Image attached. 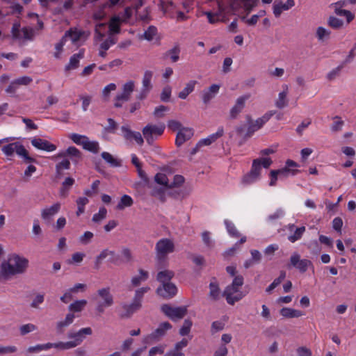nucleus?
Wrapping results in <instances>:
<instances>
[{
    "label": "nucleus",
    "mask_w": 356,
    "mask_h": 356,
    "mask_svg": "<svg viewBox=\"0 0 356 356\" xmlns=\"http://www.w3.org/2000/svg\"><path fill=\"white\" fill-rule=\"evenodd\" d=\"M29 266V260L17 254L8 255L7 260L3 261L0 268V281L10 280L15 275L24 273Z\"/></svg>",
    "instance_id": "obj_1"
},
{
    "label": "nucleus",
    "mask_w": 356,
    "mask_h": 356,
    "mask_svg": "<svg viewBox=\"0 0 356 356\" xmlns=\"http://www.w3.org/2000/svg\"><path fill=\"white\" fill-rule=\"evenodd\" d=\"M243 284V278L242 276L236 277L232 284L229 285L225 289L222 296L225 297L227 303L234 305L243 298V293L239 288Z\"/></svg>",
    "instance_id": "obj_2"
},
{
    "label": "nucleus",
    "mask_w": 356,
    "mask_h": 356,
    "mask_svg": "<svg viewBox=\"0 0 356 356\" xmlns=\"http://www.w3.org/2000/svg\"><path fill=\"white\" fill-rule=\"evenodd\" d=\"M175 243L170 238H163L159 239L155 245L156 258L159 263L164 262L169 254L174 252Z\"/></svg>",
    "instance_id": "obj_3"
},
{
    "label": "nucleus",
    "mask_w": 356,
    "mask_h": 356,
    "mask_svg": "<svg viewBox=\"0 0 356 356\" xmlns=\"http://www.w3.org/2000/svg\"><path fill=\"white\" fill-rule=\"evenodd\" d=\"M275 113V111H270L255 120L246 116V139L251 138L254 132L259 130Z\"/></svg>",
    "instance_id": "obj_4"
},
{
    "label": "nucleus",
    "mask_w": 356,
    "mask_h": 356,
    "mask_svg": "<svg viewBox=\"0 0 356 356\" xmlns=\"http://www.w3.org/2000/svg\"><path fill=\"white\" fill-rule=\"evenodd\" d=\"M172 328V325L168 322H163L159 324L158 327L151 334L146 335L143 338V343H152L159 341L167 333L168 330Z\"/></svg>",
    "instance_id": "obj_5"
},
{
    "label": "nucleus",
    "mask_w": 356,
    "mask_h": 356,
    "mask_svg": "<svg viewBox=\"0 0 356 356\" xmlns=\"http://www.w3.org/2000/svg\"><path fill=\"white\" fill-rule=\"evenodd\" d=\"M165 126L163 123L158 125L148 124L143 129V134L148 144L151 145L154 141V136L156 138L161 136L165 130Z\"/></svg>",
    "instance_id": "obj_6"
},
{
    "label": "nucleus",
    "mask_w": 356,
    "mask_h": 356,
    "mask_svg": "<svg viewBox=\"0 0 356 356\" xmlns=\"http://www.w3.org/2000/svg\"><path fill=\"white\" fill-rule=\"evenodd\" d=\"M135 83L134 81H129L122 86V92L118 94L115 97L114 106L121 108L124 102L129 100L133 91L134 90Z\"/></svg>",
    "instance_id": "obj_7"
},
{
    "label": "nucleus",
    "mask_w": 356,
    "mask_h": 356,
    "mask_svg": "<svg viewBox=\"0 0 356 356\" xmlns=\"http://www.w3.org/2000/svg\"><path fill=\"white\" fill-rule=\"evenodd\" d=\"M162 312L172 321L182 318L187 313L186 307H173L168 304L161 306Z\"/></svg>",
    "instance_id": "obj_8"
},
{
    "label": "nucleus",
    "mask_w": 356,
    "mask_h": 356,
    "mask_svg": "<svg viewBox=\"0 0 356 356\" xmlns=\"http://www.w3.org/2000/svg\"><path fill=\"white\" fill-rule=\"evenodd\" d=\"M156 293L159 296L165 299H170L177 293V286L172 282L161 284L156 289Z\"/></svg>",
    "instance_id": "obj_9"
},
{
    "label": "nucleus",
    "mask_w": 356,
    "mask_h": 356,
    "mask_svg": "<svg viewBox=\"0 0 356 356\" xmlns=\"http://www.w3.org/2000/svg\"><path fill=\"white\" fill-rule=\"evenodd\" d=\"M2 152L7 156H13L15 152L17 155L25 153L24 146L19 142L9 143L1 147Z\"/></svg>",
    "instance_id": "obj_10"
},
{
    "label": "nucleus",
    "mask_w": 356,
    "mask_h": 356,
    "mask_svg": "<svg viewBox=\"0 0 356 356\" xmlns=\"http://www.w3.org/2000/svg\"><path fill=\"white\" fill-rule=\"evenodd\" d=\"M261 168L259 160H253L251 169L246 174V184H253L260 179Z\"/></svg>",
    "instance_id": "obj_11"
},
{
    "label": "nucleus",
    "mask_w": 356,
    "mask_h": 356,
    "mask_svg": "<svg viewBox=\"0 0 356 356\" xmlns=\"http://www.w3.org/2000/svg\"><path fill=\"white\" fill-rule=\"evenodd\" d=\"M31 145L38 149L51 152L56 149V145L47 140L40 138H34L31 140Z\"/></svg>",
    "instance_id": "obj_12"
},
{
    "label": "nucleus",
    "mask_w": 356,
    "mask_h": 356,
    "mask_svg": "<svg viewBox=\"0 0 356 356\" xmlns=\"http://www.w3.org/2000/svg\"><path fill=\"white\" fill-rule=\"evenodd\" d=\"M111 256L112 258L110 259V261L115 265H118L119 262V257L115 255L114 251L109 250L108 249L103 250L100 254L97 256L95 259V267L96 268H99V265L101 264L102 260L106 259L108 256Z\"/></svg>",
    "instance_id": "obj_13"
},
{
    "label": "nucleus",
    "mask_w": 356,
    "mask_h": 356,
    "mask_svg": "<svg viewBox=\"0 0 356 356\" xmlns=\"http://www.w3.org/2000/svg\"><path fill=\"white\" fill-rule=\"evenodd\" d=\"M61 204L56 202L49 207L43 209L41 211V218L47 222H50L53 217L60 210Z\"/></svg>",
    "instance_id": "obj_14"
},
{
    "label": "nucleus",
    "mask_w": 356,
    "mask_h": 356,
    "mask_svg": "<svg viewBox=\"0 0 356 356\" xmlns=\"http://www.w3.org/2000/svg\"><path fill=\"white\" fill-rule=\"evenodd\" d=\"M193 135V130L190 128L183 127L177 132L175 144L179 147L186 140H189Z\"/></svg>",
    "instance_id": "obj_15"
},
{
    "label": "nucleus",
    "mask_w": 356,
    "mask_h": 356,
    "mask_svg": "<svg viewBox=\"0 0 356 356\" xmlns=\"http://www.w3.org/2000/svg\"><path fill=\"white\" fill-rule=\"evenodd\" d=\"M295 6L294 0H287L285 3L282 1L275 2L273 4V14L276 17H279L282 13L288 10Z\"/></svg>",
    "instance_id": "obj_16"
},
{
    "label": "nucleus",
    "mask_w": 356,
    "mask_h": 356,
    "mask_svg": "<svg viewBox=\"0 0 356 356\" xmlns=\"http://www.w3.org/2000/svg\"><path fill=\"white\" fill-rule=\"evenodd\" d=\"M92 329L89 327H83L79 330L76 332H69L67 334L68 338L73 339L75 343H77V346L81 344L83 341L85 335L92 334Z\"/></svg>",
    "instance_id": "obj_17"
},
{
    "label": "nucleus",
    "mask_w": 356,
    "mask_h": 356,
    "mask_svg": "<svg viewBox=\"0 0 356 356\" xmlns=\"http://www.w3.org/2000/svg\"><path fill=\"white\" fill-rule=\"evenodd\" d=\"M97 294L105 305H113L114 303L113 296L111 293L110 287H104L97 291Z\"/></svg>",
    "instance_id": "obj_18"
},
{
    "label": "nucleus",
    "mask_w": 356,
    "mask_h": 356,
    "mask_svg": "<svg viewBox=\"0 0 356 356\" xmlns=\"http://www.w3.org/2000/svg\"><path fill=\"white\" fill-rule=\"evenodd\" d=\"M224 134V129L222 127H219L216 133L209 135L208 137L201 139L197 143V146H207L210 145L216 140H217L219 138L222 136Z\"/></svg>",
    "instance_id": "obj_19"
},
{
    "label": "nucleus",
    "mask_w": 356,
    "mask_h": 356,
    "mask_svg": "<svg viewBox=\"0 0 356 356\" xmlns=\"http://www.w3.org/2000/svg\"><path fill=\"white\" fill-rule=\"evenodd\" d=\"M220 86L218 84H212L208 90H205L202 93V101L204 104H207L218 93Z\"/></svg>",
    "instance_id": "obj_20"
},
{
    "label": "nucleus",
    "mask_w": 356,
    "mask_h": 356,
    "mask_svg": "<svg viewBox=\"0 0 356 356\" xmlns=\"http://www.w3.org/2000/svg\"><path fill=\"white\" fill-rule=\"evenodd\" d=\"M141 307L138 303L132 301L131 304H124L122 306L123 312L120 314L122 318H129Z\"/></svg>",
    "instance_id": "obj_21"
},
{
    "label": "nucleus",
    "mask_w": 356,
    "mask_h": 356,
    "mask_svg": "<svg viewBox=\"0 0 356 356\" xmlns=\"http://www.w3.org/2000/svg\"><path fill=\"white\" fill-rule=\"evenodd\" d=\"M245 105V96H241L236 100L235 105L231 108L229 117L231 119L237 118L238 114L241 113Z\"/></svg>",
    "instance_id": "obj_22"
},
{
    "label": "nucleus",
    "mask_w": 356,
    "mask_h": 356,
    "mask_svg": "<svg viewBox=\"0 0 356 356\" xmlns=\"http://www.w3.org/2000/svg\"><path fill=\"white\" fill-rule=\"evenodd\" d=\"M84 57V51L81 49L78 53L73 54L70 59L69 63L65 66V70L76 69L79 65L80 59Z\"/></svg>",
    "instance_id": "obj_23"
},
{
    "label": "nucleus",
    "mask_w": 356,
    "mask_h": 356,
    "mask_svg": "<svg viewBox=\"0 0 356 356\" xmlns=\"http://www.w3.org/2000/svg\"><path fill=\"white\" fill-rule=\"evenodd\" d=\"M283 87L284 90L279 93L278 98L275 101V106L280 109H282L287 106L289 104V100L287 99L288 86L285 85Z\"/></svg>",
    "instance_id": "obj_24"
},
{
    "label": "nucleus",
    "mask_w": 356,
    "mask_h": 356,
    "mask_svg": "<svg viewBox=\"0 0 356 356\" xmlns=\"http://www.w3.org/2000/svg\"><path fill=\"white\" fill-rule=\"evenodd\" d=\"M197 84V81L195 80L189 81L188 83H186L184 89L179 92L178 97L181 99H186L187 97L194 91Z\"/></svg>",
    "instance_id": "obj_25"
},
{
    "label": "nucleus",
    "mask_w": 356,
    "mask_h": 356,
    "mask_svg": "<svg viewBox=\"0 0 356 356\" xmlns=\"http://www.w3.org/2000/svg\"><path fill=\"white\" fill-rule=\"evenodd\" d=\"M280 314L284 318H298L303 315V312L300 310L289 307H283L282 309H280Z\"/></svg>",
    "instance_id": "obj_26"
},
{
    "label": "nucleus",
    "mask_w": 356,
    "mask_h": 356,
    "mask_svg": "<svg viewBox=\"0 0 356 356\" xmlns=\"http://www.w3.org/2000/svg\"><path fill=\"white\" fill-rule=\"evenodd\" d=\"M75 318V315L73 313H68L65 319L60 321H58L56 323V330L59 333H62L63 332V329L65 327H67L70 324H72Z\"/></svg>",
    "instance_id": "obj_27"
},
{
    "label": "nucleus",
    "mask_w": 356,
    "mask_h": 356,
    "mask_svg": "<svg viewBox=\"0 0 356 356\" xmlns=\"http://www.w3.org/2000/svg\"><path fill=\"white\" fill-rule=\"evenodd\" d=\"M75 318V315L73 313H68L65 319L60 321H58L56 323V330L59 333H62L63 332V329L65 327H67L70 324H72Z\"/></svg>",
    "instance_id": "obj_28"
},
{
    "label": "nucleus",
    "mask_w": 356,
    "mask_h": 356,
    "mask_svg": "<svg viewBox=\"0 0 356 356\" xmlns=\"http://www.w3.org/2000/svg\"><path fill=\"white\" fill-rule=\"evenodd\" d=\"M75 318V315L73 313H68L65 319L60 321H58L56 323V330L59 333H62L63 332V329L65 327H67L70 324H72Z\"/></svg>",
    "instance_id": "obj_29"
},
{
    "label": "nucleus",
    "mask_w": 356,
    "mask_h": 356,
    "mask_svg": "<svg viewBox=\"0 0 356 356\" xmlns=\"http://www.w3.org/2000/svg\"><path fill=\"white\" fill-rule=\"evenodd\" d=\"M75 318V315L73 313H68L65 319L60 321H58L56 323V330L59 333H62L63 332V329L65 327H67L70 324H72Z\"/></svg>",
    "instance_id": "obj_30"
},
{
    "label": "nucleus",
    "mask_w": 356,
    "mask_h": 356,
    "mask_svg": "<svg viewBox=\"0 0 356 356\" xmlns=\"http://www.w3.org/2000/svg\"><path fill=\"white\" fill-rule=\"evenodd\" d=\"M87 303V300L83 299L75 300L69 305L68 309L71 313L81 312L84 309Z\"/></svg>",
    "instance_id": "obj_31"
},
{
    "label": "nucleus",
    "mask_w": 356,
    "mask_h": 356,
    "mask_svg": "<svg viewBox=\"0 0 356 356\" xmlns=\"http://www.w3.org/2000/svg\"><path fill=\"white\" fill-rule=\"evenodd\" d=\"M174 276V273L172 270H165L158 273L156 279L161 283V284L170 282V281Z\"/></svg>",
    "instance_id": "obj_32"
},
{
    "label": "nucleus",
    "mask_w": 356,
    "mask_h": 356,
    "mask_svg": "<svg viewBox=\"0 0 356 356\" xmlns=\"http://www.w3.org/2000/svg\"><path fill=\"white\" fill-rule=\"evenodd\" d=\"M138 272V275L134 276L131 278V284L134 286H139L141 282L146 281L149 277V273L147 271L139 269Z\"/></svg>",
    "instance_id": "obj_33"
},
{
    "label": "nucleus",
    "mask_w": 356,
    "mask_h": 356,
    "mask_svg": "<svg viewBox=\"0 0 356 356\" xmlns=\"http://www.w3.org/2000/svg\"><path fill=\"white\" fill-rule=\"evenodd\" d=\"M83 35V31H79L76 29L71 28L65 32V35L63 37H65V39L67 37H70L72 42L75 43L81 39Z\"/></svg>",
    "instance_id": "obj_34"
},
{
    "label": "nucleus",
    "mask_w": 356,
    "mask_h": 356,
    "mask_svg": "<svg viewBox=\"0 0 356 356\" xmlns=\"http://www.w3.org/2000/svg\"><path fill=\"white\" fill-rule=\"evenodd\" d=\"M134 204V200L132 199V197L128 195H123L118 205H117V209H119V210H123L124 208L126 207H130L133 205Z\"/></svg>",
    "instance_id": "obj_35"
},
{
    "label": "nucleus",
    "mask_w": 356,
    "mask_h": 356,
    "mask_svg": "<svg viewBox=\"0 0 356 356\" xmlns=\"http://www.w3.org/2000/svg\"><path fill=\"white\" fill-rule=\"evenodd\" d=\"M102 159L110 164L112 167H119L121 165V163L117 159H115L110 153L107 152H103L101 154Z\"/></svg>",
    "instance_id": "obj_36"
},
{
    "label": "nucleus",
    "mask_w": 356,
    "mask_h": 356,
    "mask_svg": "<svg viewBox=\"0 0 356 356\" xmlns=\"http://www.w3.org/2000/svg\"><path fill=\"white\" fill-rule=\"evenodd\" d=\"M83 148L92 153L97 154L99 151V145L98 142L90 141L88 138L86 143H84Z\"/></svg>",
    "instance_id": "obj_37"
},
{
    "label": "nucleus",
    "mask_w": 356,
    "mask_h": 356,
    "mask_svg": "<svg viewBox=\"0 0 356 356\" xmlns=\"http://www.w3.org/2000/svg\"><path fill=\"white\" fill-rule=\"evenodd\" d=\"M332 8H334L336 15L339 16L346 17L348 24L350 23L352 20H353L355 15L350 11L343 9V8L339 7Z\"/></svg>",
    "instance_id": "obj_38"
},
{
    "label": "nucleus",
    "mask_w": 356,
    "mask_h": 356,
    "mask_svg": "<svg viewBox=\"0 0 356 356\" xmlns=\"http://www.w3.org/2000/svg\"><path fill=\"white\" fill-rule=\"evenodd\" d=\"M180 48L179 45H175L172 49L165 52V56L170 57L172 62L175 63L179 59Z\"/></svg>",
    "instance_id": "obj_39"
},
{
    "label": "nucleus",
    "mask_w": 356,
    "mask_h": 356,
    "mask_svg": "<svg viewBox=\"0 0 356 356\" xmlns=\"http://www.w3.org/2000/svg\"><path fill=\"white\" fill-rule=\"evenodd\" d=\"M121 19L119 17H113L109 23V30L111 33H119L120 31Z\"/></svg>",
    "instance_id": "obj_40"
},
{
    "label": "nucleus",
    "mask_w": 356,
    "mask_h": 356,
    "mask_svg": "<svg viewBox=\"0 0 356 356\" xmlns=\"http://www.w3.org/2000/svg\"><path fill=\"white\" fill-rule=\"evenodd\" d=\"M305 232V226H302L298 228H296L295 231L293 232V234L291 235H289L288 236V240L291 243H294V242L300 240L302 238Z\"/></svg>",
    "instance_id": "obj_41"
},
{
    "label": "nucleus",
    "mask_w": 356,
    "mask_h": 356,
    "mask_svg": "<svg viewBox=\"0 0 356 356\" xmlns=\"http://www.w3.org/2000/svg\"><path fill=\"white\" fill-rule=\"evenodd\" d=\"M149 290V287H142L137 289L135 292V296L133 299V302L138 303L139 305L142 306V300L143 296Z\"/></svg>",
    "instance_id": "obj_42"
},
{
    "label": "nucleus",
    "mask_w": 356,
    "mask_h": 356,
    "mask_svg": "<svg viewBox=\"0 0 356 356\" xmlns=\"http://www.w3.org/2000/svg\"><path fill=\"white\" fill-rule=\"evenodd\" d=\"M89 202V200L86 197H81L76 200L77 211L76 216H79L85 211V206Z\"/></svg>",
    "instance_id": "obj_43"
},
{
    "label": "nucleus",
    "mask_w": 356,
    "mask_h": 356,
    "mask_svg": "<svg viewBox=\"0 0 356 356\" xmlns=\"http://www.w3.org/2000/svg\"><path fill=\"white\" fill-rule=\"evenodd\" d=\"M250 253H251L252 257L248 261H246V268H248L250 266H252L254 264H258L260 261L261 258V254L258 250H251Z\"/></svg>",
    "instance_id": "obj_44"
},
{
    "label": "nucleus",
    "mask_w": 356,
    "mask_h": 356,
    "mask_svg": "<svg viewBox=\"0 0 356 356\" xmlns=\"http://www.w3.org/2000/svg\"><path fill=\"white\" fill-rule=\"evenodd\" d=\"M64 156H70L74 158L76 160H79L81 158V152L75 147H69L65 152L63 154Z\"/></svg>",
    "instance_id": "obj_45"
},
{
    "label": "nucleus",
    "mask_w": 356,
    "mask_h": 356,
    "mask_svg": "<svg viewBox=\"0 0 356 356\" xmlns=\"http://www.w3.org/2000/svg\"><path fill=\"white\" fill-rule=\"evenodd\" d=\"M69 138L76 145H81L82 147L86 143L88 137L86 136L80 135L79 134H71Z\"/></svg>",
    "instance_id": "obj_46"
},
{
    "label": "nucleus",
    "mask_w": 356,
    "mask_h": 356,
    "mask_svg": "<svg viewBox=\"0 0 356 356\" xmlns=\"http://www.w3.org/2000/svg\"><path fill=\"white\" fill-rule=\"evenodd\" d=\"M344 67V63L341 64L336 68L333 69L330 71L326 76V78L328 81H333L337 77L340 76L341 72L342 69Z\"/></svg>",
    "instance_id": "obj_47"
},
{
    "label": "nucleus",
    "mask_w": 356,
    "mask_h": 356,
    "mask_svg": "<svg viewBox=\"0 0 356 356\" xmlns=\"http://www.w3.org/2000/svg\"><path fill=\"white\" fill-rule=\"evenodd\" d=\"M327 24L332 29H339L342 28L343 22L336 17L331 16L327 20Z\"/></svg>",
    "instance_id": "obj_48"
},
{
    "label": "nucleus",
    "mask_w": 356,
    "mask_h": 356,
    "mask_svg": "<svg viewBox=\"0 0 356 356\" xmlns=\"http://www.w3.org/2000/svg\"><path fill=\"white\" fill-rule=\"evenodd\" d=\"M275 171L280 178H286L289 176V174L295 175L299 172L298 170H291L285 167L279 170H275Z\"/></svg>",
    "instance_id": "obj_49"
},
{
    "label": "nucleus",
    "mask_w": 356,
    "mask_h": 356,
    "mask_svg": "<svg viewBox=\"0 0 356 356\" xmlns=\"http://www.w3.org/2000/svg\"><path fill=\"white\" fill-rule=\"evenodd\" d=\"M331 32L322 26H319L316 29V35L318 40L323 41L324 39L330 38Z\"/></svg>",
    "instance_id": "obj_50"
},
{
    "label": "nucleus",
    "mask_w": 356,
    "mask_h": 356,
    "mask_svg": "<svg viewBox=\"0 0 356 356\" xmlns=\"http://www.w3.org/2000/svg\"><path fill=\"white\" fill-rule=\"evenodd\" d=\"M154 180L157 184L169 188L168 179L166 175L159 172L156 174Z\"/></svg>",
    "instance_id": "obj_51"
},
{
    "label": "nucleus",
    "mask_w": 356,
    "mask_h": 356,
    "mask_svg": "<svg viewBox=\"0 0 356 356\" xmlns=\"http://www.w3.org/2000/svg\"><path fill=\"white\" fill-rule=\"evenodd\" d=\"M99 184V180L94 181L91 185V188L84 190V194L88 197H92L94 195L98 193Z\"/></svg>",
    "instance_id": "obj_52"
},
{
    "label": "nucleus",
    "mask_w": 356,
    "mask_h": 356,
    "mask_svg": "<svg viewBox=\"0 0 356 356\" xmlns=\"http://www.w3.org/2000/svg\"><path fill=\"white\" fill-rule=\"evenodd\" d=\"M193 323L190 319H185L183 325L179 330V334L181 336H187L190 332Z\"/></svg>",
    "instance_id": "obj_53"
},
{
    "label": "nucleus",
    "mask_w": 356,
    "mask_h": 356,
    "mask_svg": "<svg viewBox=\"0 0 356 356\" xmlns=\"http://www.w3.org/2000/svg\"><path fill=\"white\" fill-rule=\"evenodd\" d=\"M152 72L147 70L144 73L143 79V88L150 90L152 88L151 81L152 78Z\"/></svg>",
    "instance_id": "obj_54"
},
{
    "label": "nucleus",
    "mask_w": 356,
    "mask_h": 356,
    "mask_svg": "<svg viewBox=\"0 0 356 356\" xmlns=\"http://www.w3.org/2000/svg\"><path fill=\"white\" fill-rule=\"evenodd\" d=\"M65 42H66V39L65 38V37H63L61 38V40L55 44V50L56 51L54 54V56L56 58L58 59L60 58V54L63 52V47L65 44Z\"/></svg>",
    "instance_id": "obj_55"
},
{
    "label": "nucleus",
    "mask_w": 356,
    "mask_h": 356,
    "mask_svg": "<svg viewBox=\"0 0 356 356\" xmlns=\"http://www.w3.org/2000/svg\"><path fill=\"white\" fill-rule=\"evenodd\" d=\"M157 34V29L154 26H149L147 29L144 32L143 38L151 41L154 37Z\"/></svg>",
    "instance_id": "obj_56"
},
{
    "label": "nucleus",
    "mask_w": 356,
    "mask_h": 356,
    "mask_svg": "<svg viewBox=\"0 0 356 356\" xmlns=\"http://www.w3.org/2000/svg\"><path fill=\"white\" fill-rule=\"evenodd\" d=\"M107 210L105 207H100L98 213H95L92 216V221L95 222H99L101 220L106 217Z\"/></svg>",
    "instance_id": "obj_57"
},
{
    "label": "nucleus",
    "mask_w": 356,
    "mask_h": 356,
    "mask_svg": "<svg viewBox=\"0 0 356 356\" xmlns=\"http://www.w3.org/2000/svg\"><path fill=\"white\" fill-rule=\"evenodd\" d=\"M37 330V326L32 323H27L22 325L19 327L20 334L24 336L28 333L33 332Z\"/></svg>",
    "instance_id": "obj_58"
},
{
    "label": "nucleus",
    "mask_w": 356,
    "mask_h": 356,
    "mask_svg": "<svg viewBox=\"0 0 356 356\" xmlns=\"http://www.w3.org/2000/svg\"><path fill=\"white\" fill-rule=\"evenodd\" d=\"M312 263L311 261L308 259H300L298 266L296 268L300 272V273H305L308 268L309 266H312Z\"/></svg>",
    "instance_id": "obj_59"
},
{
    "label": "nucleus",
    "mask_w": 356,
    "mask_h": 356,
    "mask_svg": "<svg viewBox=\"0 0 356 356\" xmlns=\"http://www.w3.org/2000/svg\"><path fill=\"white\" fill-rule=\"evenodd\" d=\"M49 349V343H44V344H38L35 346H30L27 349V352L32 353H38L42 350H47Z\"/></svg>",
    "instance_id": "obj_60"
},
{
    "label": "nucleus",
    "mask_w": 356,
    "mask_h": 356,
    "mask_svg": "<svg viewBox=\"0 0 356 356\" xmlns=\"http://www.w3.org/2000/svg\"><path fill=\"white\" fill-rule=\"evenodd\" d=\"M121 255L123 257L122 261L126 263L131 261L132 253L129 248L127 247H123L121 250Z\"/></svg>",
    "instance_id": "obj_61"
},
{
    "label": "nucleus",
    "mask_w": 356,
    "mask_h": 356,
    "mask_svg": "<svg viewBox=\"0 0 356 356\" xmlns=\"http://www.w3.org/2000/svg\"><path fill=\"white\" fill-rule=\"evenodd\" d=\"M172 89L169 86L163 88L161 94V100L163 102H168L170 100L171 96Z\"/></svg>",
    "instance_id": "obj_62"
},
{
    "label": "nucleus",
    "mask_w": 356,
    "mask_h": 356,
    "mask_svg": "<svg viewBox=\"0 0 356 356\" xmlns=\"http://www.w3.org/2000/svg\"><path fill=\"white\" fill-rule=\"evenodd\" d=\"M225 225L227 230L232 236H238V233L234 226V225L228 220H225Z\"/></svg>",
    "instance_id": "obj_63"
},
{
    "label": "nucleus",
    "mask_w": 356,
    "mask_h": 356,
    "mask_svg": "<svg viewBox=\"0 0 356 356\" xmlns=\"http://www.w3.org/2000/svg\"><path fill=\"white\" fill-rule=\"evenodd\" d=\"M165 346L163 345L152 347L149 350V356H156V355H162L164 353Z\"/></svg>",
    "instance_id": "obj_64"
}]
</instances>
